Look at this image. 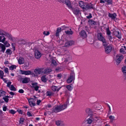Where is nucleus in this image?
<instances>
[{"label":"nucleus","mask_w":126,"mask_h":126,"mask_svg":"<svg viewBox=\"0 0 126 126\" xmlns=\"http://www.w3.org/2000/svg\"><path fill=\"white\" fill-rule=\"evenodd\" d=\"M68 101L66 102L65 104L59 106H56L54 107L52 109V112L57 113L63 110L67 107V104H68Z\"/></svg>","instance_id":"obj_1"},{"label":"nucleus","mask_w":126,"mask_h":126,"mask_svg":"<svg viewBox=\"0 0 126 126\" xmlns=\"http://www.w3.org/2000/svg\"><path fill=\"white\" fill-rule=\"evenodd\" d=\"M98 39L99 41H102L103 43V45L105 46L107 44L105 38L103 36L102 34L101 33H99L97 35Z\"/></svg>","instance_id":"obj_2"},{"label":"nucleus","mask_w":126,"mask_h":126,"mask_svg":"<svg viewBox=\"0 0 126 126\" xmlns=\"http://www.w3.org/2000/svg\"><path fill=\"white\" fill-rule=\"evenodd\" d=\"M123 58V55L120 54L117 55L115 59L116 63L117 64H118L121 62V60Z\"/></svg>","instance_id":"obj_3"},{"label":"nucleus","mask_w":126,"mask_h":126,"mask_svg":"<svg viewBox=\"0 0 126 126\" xmlns=\"http://www.w3.org/2000/svg\"><path fill=\"white\" fill-rule=\"evenodd\" d=\"M19 73L20 74L22 75H31L32 72L30 70H19Z\"/></svg>","instance_id":"obj_4"},{"label":"nucleus","mask_w":126,"mask_h":126,"mask_svg":"<svg viewBox=\"0 0 126 126\" xmlns=\"http://www.w3.org/2000/svg\"><path fill=\"white\" fill-rule=\"evenodd\" d=\"M34 55L35 57L37 59H39L42 55L40 52L37 50H35L34 52Z\"/></svg>","instance_id":"obj_5"},{"label":"nucleus","mask_w":126,"mask_h":126,"mask_svg":"<svg viewBox=\"0 0 126 126\" xmlns=\"http://www.w3.org/2000/svg\"><path fill=\"white\" fill-rule=\"evenodd\" d=\"M43 69H42L38 68L36 69L34 71V72L36 75L42 74L43 73Z\"/></svg>","instance_id":"obj_6"},{"label":"nucleus","mask_w":126,"mask_h":126,"mask_svg":"<svg viewBox=\"0 0 126 126\" xmlns=\"http://www.w3.org/2000/svg\"><path fill=\"white\" fill-rule=\"evenodd\" d=\"M79 35L80 36L83 38H86L87 36L85 32L84 31H81L80 32Z\"/></svg>","instance_id":"obj_7"},{"label":"nucleus","mask_w":126,"mask_h":126,"mask_svg":"<svg viewBox=\"0 0 126 126\" xmlns=\"http://www.w3.org/2000/svg\"><path fill=\"white\" fill-rule=\"evenodd\" d=\"M30 106L32 107L35 105V103L33 102L34 99L33 98L28 99Z\"/></svg>","instance_id":"obj_8"},{"label":"nucleus","mask_w":126,"mask_h":126,"mask_svg":"<svg viewBox=\"0 0 126 126\" xmlns=\"http://www.w3.org/2000/svg\"><path fill=\"white\" fill-rule=\"evenodd\" d=\"M30 78H25L21 79V81L23 83H27L30 81Z\"/></svg>","instance_id":"obj_9"},{"label":"nucleus","mask_w":126,"mask_h":126,"mask_svg":"<svg viewBox=\"0 0 126 126\" xmlns=\"http://www.w3.org/2000/svg\"><path fill=\"white\" fill-rule=\"evenodd\" d=\"M6 36L9 39L11 40L14 42L16 40V38H15V37H12L11 35L10 34H7Z\"/></svg>","instance_id":"obj_10"},{"label":"nucleus","mask_w":126,"mask_h":126,"mask_svg":"<svg viewBox=\"0 0 126 126\" xmlns=\"http://www.w3.org/2000/svg\"><path fill=\"white\" fill-rule=\"evenodd\" d=\"M74 75H72L70 76L67 80V82L68 83H70L72 82L74 79Z\"/></svg>","instance_id":"obj_11"},{"label":"nucleus","mask_w":126,"mask_h":126,"mask_svg":"<svg viewBox=\"0 0 126 126\" xmlns=\"http://www.w3.org/2000/svg\"><path fill=\"white\" fill-rule=\"evenodd\" d=\"M112 48L110 46H107L105 48V52L107 53H109L111 51Z\"/></svg>","instance_id":"obj_12"},{"label":"nucleus","mask_w":126,"mask_h":126,"mask_svg":"<svg viewBox=\"0 0 126 126\" xmlns=\"http://www.w3.org/2000/svg\"><path fill=\"white\" fill-rule=\"evenodd\" d=\"M79 6L84 10L85 8V6L86 3H84L82 1H79Z\"/></svg>","instance_id":"obj_13"},{"label":"nucleus","mask_w":126,"mask_h":126,"mask_svg":"<svg viewBox=\"0 0 126 126\" xmlns=\"http://www.w3.org/2000/svg\"><path fill=\"white\" fill-rule=\"evenodd\" d=\"M64 2L69 8H72L71 5L69 0H65Z\"/></svg>","instance_id":"obj_14"},{"label":"nucleus","mask_w":126,"mask_h":126,"mask_svg":"<svg viewBox=\"0 0 126 126\" xmlns=\"http://www.w3.org/2000/svg\"><path fill=\"white\" fill-rule=\"evenodd\" d=\"M93 5L91 4H87L86 3V4L85 6V8L84 10H87L89 9L93 8Z\"/></svg>","instance_id":"obj_15"},{"label":"nucleus","mask_w":126,"mask_h":126,"mask_svg":"<svg viewBox=\"0 0 126 126\" xmlns=\"http://www.w3.org/2000/svg\"><path fill=\"white\" fill-rule=\"evenodd\" d=\"M116 15L115 13L111 14L110 13H109V16L113 19H115L116 18Z\"/></svg>","instance_id":"obj_16"},{"label":"nucleus","mask_w":126,"mask_h":126,"mask_svg":"<svg viewBox=\"0 0 126 126\" xmlns=\"http://www.w3.org/2000/svg\"><path fill=\"white\" fill-rule=\"evenodd\" d=\"M61 28L59 27L58 28L55 33V35L56 36H59V33L61 32Z\"/></svg>","instance_id":"obj_17"},{"label":"nucleus","mask_w":126,"mask_h":126,"mask_svg":"<svg viewBox=\"0 0 126 126\" xmlns=\"http://www.w3.org/2000/svg\"><path fill=\"white\" fill-rule=\"evenodd\" d=\"M114 33L115 36L119 39L121 38V34L120 33H119L118 32H114Z\"/></svg>","instance_id":"obj_18"},{"label":"nucleus","mask_w":126,"mask_h":126,"mask_svg":"<svg viewBox=\"0 0 126 126\" xmlns=\"http://www.w3.org/2000/svg\"><path fill=\"white\" fill-rule=\"evenodd\" d=\"M65 32L66 34L69 35H71L73 33V32L71 31V29H69V30L65 31Z\"/></svg>","instance_id":"obj_19"},{"label":"nucleus","mask_w":126,"mask_h":126,"mask_svg":"<svg viewBox=\"0 0 126 126\" xmlns=\"http://www.w3.org/2000/svg\"><path fill=\"white\" fill-rule=\"evenodd\" d=\"M86 113L89 115H91L92 114V112L91 110L89 108L87 109L86 110Z\"/></svg>","instance_id":"obj_20"},{"label":"nucleus","mask_w":126,"mask_h":126,"mask_svg":"<svg viewBox=\"0 0 126 126\" xmlns=\"http://www.w3.org/2000/svg\"><path fill=\"white\" fill-rule=\"evenodd\" d=\"M6 40V38L4 35L0 36V42L4 43Z\"/></svg>","instance_id":"obj_21"},{"label":"nucleus","mask_w":126,"mask_h":126,"mask_svg":"<svg viewBox=\"0 0 126 126\" xmlns=\"http://www.w3.org/2000/svg\"><path fill=\"white\" fill-rule=\"evenodd\" d=\"M18 61V63L20 64H23L24 62V59L22 57H20Z\"/></svg>","instance_id":"obj_22"},{"label":"nucleus","mask_w":126,"mask_h":126,"mask_svg":"<svg viewBox=\"0 0 126 126\" xmlns=\"http://www.w3.org/2000/svg\"><path fill=\"white\" fill-rule=\"evenodd\" d=\"M42 80L44 82H46L47 80V79L45 75L43 76L41 78Z\"/></svg>","instance_id":"obj_23"},{"label":"nucleus","mask_w":126,"mask_h":126,"mask_svg":"<svg viewBox=\"0 0 126 126\" xmlns=\"http://www.w3.org/2000/svg\"><path fill=\"white\" fill-rule=\"evenodd\" d=\"M56 124L58 126H64V125L60 121H58L56 122Z\"/></svg>","instance_id":"obj_24"},{"label":"nucleus","mask_w":126,"mask_h":126,"mask_svg":"<svg viewBox=\"0 0 126 126\" xmlns=\"http://www.w3.org/2000/svg\"><path fill=\"white\" fill-rule=\"evenodd\" d=\"M6 92L2 90H0V97L1 96H3L5 95Z\"/></svg>","instance_id":"obj_25"},{"label":"nucleus","mask_w":126,"mask_h":126,"mask_svg":"<svg viewBox=\"0 0 126 126\" xmlns=\"http://www.w3.org/2000/svg\"><path fill=\"white\" fill-rule=\"evenodd\" d=\"M88 22L90 25H94L95 24V22L92 19L90 20Z\"/></svg>","instance_id":"obj_26"},{"label":"nucleus","mask_w":126,"mask_h":126,"mask_svg":"<svg viewBox=\"0 0 126 126\" xmlns=\"http://www.w3.org/2000/svg\"><path fill=\"white\" fill-rule=\"evenodd\" d=\"M16 67L17 66L15 65H12L9 67V69L10 70H13L16 69Z\"/></svg>","instance_id":"obj_27"},{"label":"nucleus","mask_w":126,"mask_h":126,"mask_svg":"<svg viewBox=\"0 0 126 126\" xmlns=\"http://www.w3.org/2000/svg\"><path fill=\"white\" fill-rule=\"evenodd\" d=\"M0 46L2 49V51L4 52L6 49L5 47V46L3 44L0 43Z\"/></svg>","instance_id":"obj_28"},{"label":"nucleus","mask_w":126,"mask_h":126,"mask_svg":"<svg viewBox=\"0 0 126 126\" xmlns=\"http://www.w3.org/2000/svg\"><path fill=\"white\" fill-rule=\"evenodd\" d=\"M51 71L50 69H45L44 71V73L46 74H48Z\"/></svg>","instance_id":"obj_29"},{"label":"nucleus","mask_w":126,"mask_h":126,"mask_svg":"<svg viewBox=\"0 0 126 126\" xmlns=\"http://www.w3.org/2000/svg\"><path fill=\"white\" fill-rule=\"evenodd\" d=\"M9 98V96L8 95L6 96L3 98V99H4L6 103H7L9 101L8 98Z\"/></svg>","instance_id":"obj_30"},{"label":"nucleus","mask_w":126,"mask_h":126,"mask_svg":"<svg viewBox=\"0 0 126 126\" xmlns=\"http://www.w3.org/2000/svg\"><path fill=\"white\" fill-rule=\"evenodd\" d=\"M4 74V73L2 71L0 70V77L1 79L4 80L5 79H4V78H3Z\"/></svg>","instance_id":"obj_31"},{"label":"nucleus","mask_w":126,"mask_h":126,"mask_svg":"<svg viewBox=\"0 0 126 126\" xmlns=\"http://www.w3.org/2000/svg\"><path fill=\"white\" fill-rule=\"evenodd\" d=\"M74 14L76 15H77L79 13V10L78 9H75L73 11Z\"/></svg>","instance_id":"obj_32"},{"label":"nucleus","mask_w":126,"mask_h":126,"mask_svg":"<svg viewBox=\"0 0 126 126\" xmlns=\"http://www.w3.org/2000/svg\"><path fill=\"white\" fill-rule=\"evenodd\" d=\"M6 53L7 55H11L12 53V51L10 49H7L6 52Z\"/></svg>","instance_id":"obj_33"},{"label":"nucleus","mask_w":126,"mask_h":126,"mask_svg":"<svg viewBox=\"0 0 126 126\" xmlns=\"http://www.w3.org/2000/svg\"><path fill=\"white\" fill-rule=\"evenodd\" d=\"M51 89L54 91H58L60 89V87L59 88H57V87H51Z\"/></svg>","instance_id":"obj_34"},{"label":"nucleus","mask_w":126,"mask_h":126,"mask_svg":"<svg viewBox=\"0 0 126 126\" xmlns=\"http://www.w3.org/2000/svg\"><path fill=\"white\" fill-rule=\"evenodd\" d=\"M109 118L110 120V121L112 122L114 120L115 117L114 116L111 115L109 116Z\"/></svg>","instance_id":"obj_35"},{"label":"nucleus","mask_w":126,"mask_h":126,"mask_svg":"<svg viewBox=\"0 0 126 126\" xmlns=\"http://www.w3.org/2000/svg\"><path fill=\"white\" fill-rule=\"evenodd\" d=\"M53 93L50 91H47L46 93V95L48 96H52L53 95Z\"/></svg>","instance_id":"obj_36"},{"label":"nucleus","mask_w":126,"mask_h":126,"mask_svg":"<svg viewBox=\"0 0 126 126\" xmlns=\"http://www.w3.org/2000/svg\"><path fill=\"white\" fill-rule=\"evenodd\" d=\"M106 31L107 34L108 35H110L111 32L110 31L109 28H106Z\"/></svg>","instance_id":"obj_37"},{"label":"nucleus","mask_w":126,"mask_h":126,"mask_svg":"<svg viewBox=\"0 0 126 126\" xmlns=\"http://www.w3.org/2000/svg\"><path fill=\"white\" fill-rule=\"evenodd\" d=\"M122 71L123 72L126 73V66H124L122 68Z\"/></svg>","instance_id":"obj_38"},{"label":"nucleus","mask_w":126,"mask_h":126,"mask_svg":"<svg viewBox=\"0 0 126 126\" xmlns=\"http://www.w3.org/2000/svg\"><path fill=\"white\" fill-rule=\"evenodd\" d=\"M3 43L4 44L6 47H9L10 46V44L7 41H4V43Z\"/></svg>","instance_id":"obj_39"},{"label":"nucleus","mask_w":126,"mask_h":126,"mask_svg":"<svg viewBox=\"0 0 126 126\" xmlns=\"http://www.w3.org/2000/svg\"><path fill=\"white\" fill-rule=\"evenodd\" d=\"M92 121L91 119L89 118L86 120V122L87 123L89 124H90L91 123Z\"/></svg>","instance_id":"obj_40"},{"label":"nucleus","mask_w":126,"mask_h":126,"mask_svg":"<svg viewBox=\"0 0 126 126\" xmlns=\"http://www.w3.org/2000/svg\"><path fill=\"white\" fill-rule=\"evenodd\" d=\"M4 71L5 73L7 74H9V70L8 68H5Z\"/></svg>","instance_id":"obj_41"},{"label":"nucleus","mask_w":126,"mask_h":126,"mask_svg":"<svg viewBox=\"0 0 126 126\" xmlns=\"http://www.w3.org/2000/svg\"><path fill=\"white\" fill-rule=\"evenodd\" d=\"M43 34L46 36H47L49 34V32L47 31H45L43 32Z\"/></svg>","instance_id":"obj_42"},{"label":"nucleus","mask_w":126,"mask_h":126,"mask_svg":"<svg viewBox=\"0 0 126 126\" xmlns=\"http://www.w3.org/2000/svg\"><path fill=\"white\" fill-rule=\"evenodd\" d=\"M33 87H38L37 83L36 82H33L32 83Z\"/></svg>","instance_id":"obj_43"},{"label":"nucleus","mask_w":126,"mask_h":126,"mask_svg":"<svg viewBox=\"0 0 126 126\" xmlns=\"http://www.w3.org/2000/svg\"><path fill=\"white\" fill-rule=\"evenodd\" d=\"M9 112L10 113L12 114H14L16 113V112L14 110H10L9 111Z\"/></svg>","instance_id":"obj_44"},{"label":"nucleus","mask_w":126,"mask_h":126,"mask_svg":"<svg viewBox=\"0 0 126 126\" xmlns=\"http://www.w3.org/2000/svg\"><path fill=\"white\" fill-rule=\"evenodd\" d=\"M74 42L73 41H69V46H71L74 44Z\"/></svg>","instance_id":"obj_45"},{"label":"nucleus","mask_w":126,"mask_h":126,"mask_svg":"<svg viewBox=\"0 0 126 126\" xmlns=\"http://www.w3.org/2000/svg\"><path fill=\"white\" fill-rule=\"evenodd\" d=\"M65 47H67L69 46V41H66L65 44Z\"/></svg>","instance_id":"obj_46"},{"label":"nucleus","mask_w":126,"mask_h":126,"mask_svg":"<svg viewBox=\"0 0 126 126\" xmlns=\"http://www.w3.org/2000/svg\"><path fill=\"white\" fill-rule=\"evenodd\" d=\"M10 90L12 91H15L16 90V89L15 87H9Z\"/></svg>","instance_id":"obj_47"},{"label":"nucleus","mask_w":126,"mask_h":126,"mask_svg":"<svg viewBox=\"0 0 126 126\" xmlns=\"http://www.w3.org/2000/svg\"><path fill=\"white\" fill-rule=\"evenodd\" d=\"M24 120L23 118H20V123L21 124L23 123V122L24 121Z\"/></svg>","instance_id":"obj_48"},{"label":"nucleus","mask_w":126,"mask_h":126,"mask_svg":"<svg viewBox=\"0 0 126 126\" xmlns=\"http://www.w3.org/2000/svg\"><path fill=\"white\" fill-rule=\"evenodd\" d=\"M106 1L109 3H111L112 2L111 0H104Z\"/></svg>","instance_id":"obj_49"},{"label":"nucleus","mask_w":126,"mask_h":126,"mask_svg":"<svg viewBox=\"0 0 126 126\" xmlns=\"http://www.w3.org/2000/svg\"><path fill=\"white\" fill-rule=\"evenodd\" d=\"M18 92L20 93H23L24 92V91L23 90L21 89L19 90Z\"/></svg>","instance_id":"obj_50"},{"label":"nucleus","mask_w":126,"mask_h":126,"mask_svg":"<svg viewBox=\"0 0 126 126\" xmlns=\"http://www.w3.org/2000/svg\"><path fill=\"white\" fill-rule=\"evenodd\" d=\"M108 37L109 39L110 40H111L112 39V37L110 35H108Z\"/></svg>","instance_id":"obj_51"},{"label":"nucleus","mask_w":126,"mask_h":126,"mask_svg":"<svg viewBox=\"0 0 126 126\" xmlns=\"http://www.w3.org/2000/svg\"><path fill=\"white\" fill-rule=\"evenodd\" d=\"M52 63L54 65H55L57 64V63L56 62V61L54 60L52 61Z\"/></svg>","instance_id":"obj_52"},{"label":"nucleus","mask_w":126,"mask_h":126,"mask_svg":"<svg viewBox=\"0 0 126 126\" xmlns=\"http://www.w3.org/2000/svg\"><path fill=\"white\" fill-rule=\"evenodd\" d=\"M41 101L40 100H38L36 104L37 105H39L40 103L41 102Z\"/></svg>","instance_id":"obj_53"},{"label":"nucleus","mask_w":126,"mask_h":126,"mask_svg":"<svg viewBox=\"0 0 126 126\" xmlns=\"http://www.w3.org/2000/svg\"><path fill=\"white\" fill-rule=\"evenodd\" d=\"M9 62L8 61H6L4 62V63L5 65H6L7 64H9Z\"/></svg>","instance_id":"obj_54"},{"label":"nucleus","mask_w":126,"mask_h":126,"mask_svg":"<svg viewBox=\"0 0 126 126\" xmlns=\"http://www.w3.org/2000/svg\"><path fill=\"white\" fill-rule=\"evenodd\" d=\"M57 77L58 79H60L62 77V74H59L58 75Z\"/></svg>","instance_id":"obj_55"},{"label":"nucleus","mask_w":126,"mask_h":126,"mask_svg":"<svg viewBox=\"0 0 126 126\" xmlns=\"http://www.w3.org/2000/svg\"><path fill=\"white\" fill-rule=\"evenodd\" d=\"M86 17L88 18H91L92 17V14H90L88 16H87Z\"/></svg>","instance_id":"obj_56"},{"label":"nucleus","mask_w":126,"mask_h":126,"mask_svg":"<svg viewBox=\"0 0 126 126\" xmlns=\"http://www.w3.org/2000/svg\"><path fill=\"white\" fill-rule=\"evenodd\" d=\"M66 88L69 91H71L73 89L72 87H66Z\"/></svg>","instance_id":"obj_57"},{"label":"nucleus","mask_w":126,"mask_h":126,"mask_svg":"<svg viewBox=\"0 0 126 126\" xmlns=\"http://www.w3.org/2000/svg\"><path fill=\"white\" fill-rule=\"evenodd\" d=\"M4 33L2 30H0V35H4Z\"/></svg>","instance_id":"obj_58"},{"label":"nucleus","mask_w":126,"mask_h":126,"mask_svg":"<svg viewBox=\"0 0 126 126\" xmlns=\"http://www.w3.org/2000/svg\"><path fill=\"white\" fill-rule=\"evenodd\" d=\"M27 115L29 116H32V114H31V113L29 112H27Z\"/></svg>","instance_id":"obj_59"},{"label":"nucleus","mask_w":126,"mask_h":126,"mask_svg":"<svg viewBox=\"0 0 126 126\" xmlns=\"http://www.w3.org/2000/svg\"><path fill=\"white\" fill-rule=\"evenodd\" d=\"M11 82H8L7 83V87H9L10 85L11 84Z\"/></svg>","instance_id":"obj_60"},{"label":"nucleus","mask_w":126,"mask_h":126,"mask_svg":"<svg viewBox=\"0 0 126 126\" xmlns=\"http://www.w3.org/2000/svg\"><path fill=\"white\" fill-rule=\"evenodd\" d=\"M17 111L18 112V113H19L20 114H22V111L21 110H17Z\"/></svg>","instance_id":"obj_61"},{"label":"nucleus","mask_w":126,"mask_h":126,"mask_svg":"<svg viewBox=\"0 0 126 126\" xmlns=\"http://www.w3.org/2000/svg\"><path fill=\"white\" fill-rule=\"evenodd\" d=\"M6 109L7 107H4L3 108V110L4 111H5L6 110Z\"/></svg>","instance_id":"obj_62"},{"label":"nucleus","mask_w":126,"mask_h":126,"mask_svg":"<svg viewBox=\"0 0 126 126\" xmlns=\"http://www.w3.org/2000/svg\"><path fill=\"white\" fill-rule=\"evenodd\" d=\"M9 93L12 95H14L15 94L12 92H11Z\"/></svg>","instance_id":"obj_63"},{"label":"nucleus","mask_w":126,"mask_h":126,"mask_svg":"<svg viewBox=\"0 0 126 126\" xmlns=\"http://www.w3.org/2000/svg\"><path fill=\"white\" fill-rule=\"evenodd\" d=\"M39 87H34V90L36 91H37L38 90V88Z\"/></svg>","instance_id":"obj_64"}]
</instances>
